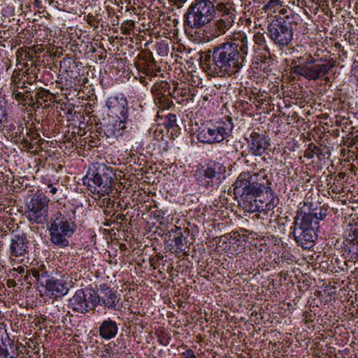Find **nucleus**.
I'll list each match as a JSON object with an SVG mask.
<instances>
[{"mask_svg":"<svg viewBox=\"0 0 358 358\" xmlns=\"http://www.w3.org/2000/svg\"><path fill=\"white\" fill-rule=\"evenodd\" d=\"M315 155L320 159L321 157L324 156L321 148L313 143H311L308 145V148L305 150L304 157L308 159H312Z\"/></svg>","mask_w":358,"mask_h":358,"instance_id":"nucleus-26","label":"nucleus"},{"mask_svg":"<svg viewBox=\"0 0 358 358\" xmlns=\"http://www.w3.org/2000/svg\"><path fill=\"white\" fill-rule=\"evenodd\" d=\"M153 62V58L148 59L145 57L139 55L138 57V62L136 63V69L147 76L152 77L153 76H156L154 71L150 68L151 65L150 64Z\"/></svg>","mask_w":358,"mask_h":358,"instance_id":"nucleus-23","label":"nucleus"},{"mask_svg":"<svg viewBox=\"0 0 358 358\" xmlns=\"http://www.w3.org/2000/svg\"><path fill=\"white\" fill-rule=\"evenodd\" d=\"M21 147L22 150L30 151L33 148V145L30 139H27L24 136L21 140Z\"/></svg>","mask_w":358,"mask_h":358,"instance_id":"nucleus-34","label":"nucleus"},{"mask_svg":"<svg viewBox=\"0 0 358 358\" xmlns=\"http://www.w3.org/2000/svg\"><path fill=\"white\" fill-rule=\"evenodd\" d=\"M315 218V215H306V213L302 211L297 212L294 225L291 227V234L294 241L305 249L310 248L317 238V234L313 226V220H316Z\"/></svg>","mask_w":358,"mask_h":358,"instance_id":"nucleus-4","label":"nucleus"},{"mask_svg":"<svg viewBox=\"0 0 358 358\" xmlns=\"http://www.w3.org/2000/svg\"><path fill=\"white\" fill-rule=\"evenodd\" d=\"M234 18L231 15H222L221 17L215 21L211 26L210 37L217 38L223 35L232 26Z\"/></svg>","mask_w":358,"mask_h":358,"instance_id":"nucleus-18","label":"nucleus"},{"mask_svg":"<svg viewBox=\"0 0 358 358\" xmlns=\"http://www.w3.org/2000/svg\"><path fill=\"white\" fill-rule=\"evenodd\" d=\"M47 227L52 243L64 248L69 245V238L74 234L76 225L70 218L58 212L50 220Z\"/></svg>","mask_w":358,"mask_h":358,"instance_id":"nucleus-5","label":"nucleus"},{"mask_svg":"<svg viewBox=\"0 0 358 358\" xmlns=\"http://www.w3.org/2000/svg\"><path fill=\"white\" fill-rule=\"evenodd\" d=\"M268 31L271 39L278 46H287L293 40L292 27L282 18L270 23Z\"/></svg>","mask_w":358,"mask_h":358,"instance_id":"nucleus-12","label":"nucleus"},{"mask_svg":"<svg viewBox=\"0 0 358 358\" xmlns=\"http://www.w3.org/2000/svg\"><path fill=\"white\" fill-rule=\"evenodd\" d=\"M16 74H17L20 77L22 78V81L25 82L29 86H32V85L36 81L37 76L36 73H29L28 70L20 72V71H14Z\"/></svg>","mask_w":358,"mask_h":358,"instance_id":"nucleus-28","label":"nucleus"},{"mask_svg":"<svg viewBox=\"0 0 358 358\" xmlns=\"http://www.w3.org/2000/svg\"><path fill=\"white\" fill-rule=\"evenodd\" d=\"M226 169L222 164L210 162L196 171L195 178L206 188H215L220 183Z\"/></svg>","mask_w":358,"mask_h":358,"instance_id":"nucleus-9","label":"nucleus"},{"mask_svg":"<svg viewBox=\"0 0 358 358\" xmlns=\"http://www.w3.org/2000/svg\"><path fill=\"white\" fill-rule=\"evenodd\" d=\"M97 304H99L97 294L92 289L87 291L78 289L70 300V306L73 310L81 314H85L94 310Z\"/></svg>","mask_w":358,"mask_h":358,"instance_id":"nucleus-11","label":"nucleus"},{"mask_svg":"<svg viewBox=\"0 0 358 358\" xmlns=\"http://www.w3.org/2000/svg\"><path fill=\"white\" fill-rule=\"evenodd\" d=\"M306 215H315V220H313V223L315 224H318V221L320 220H323L324 218V217L326 216V214L325 213H322L321 212V210L319 212V213H306Z\"/></svg>","mask_w":358,"mask_h":358,"instance_id":"nucleus-35","label":"nucleus"},{"mask_svg":"<svg viewBox=\"0 0 358 358\" xmlns=\"http://www.w3.org/2000/svg\"><path fill=\"white\" fill-rule=\"evenodd\" d=\"M170 94V92H168L167 96L159 99L155 101V104L157 107L162 110L169 109L172 106H173V101L168 97Z\"/></svg>","mask_w":358,"mask_h":358,"instance_id":"nucleus-30","label":"nucleus"},{"mask_svg":"<svg viewBox=\"0 0 358 358\" xmlns=\"http://www.w3.org/2000/svg\"><path fill=\"white\" fill-rule=\"evenodd\" d=\"M325 80H329V78H328V77H327V78H325Z\"/></svg>","mask_w":358,"mask_h":358,"instance_id":"nucleus-50","label":"nucleus"},{"mask_svg":"<svg viewBox=\"0 0 358 358\" xmlns=\"http://www.w3.org/2000/svg\"><path fill=\"white\" fill-rule=\"evenodd\" d=\"M176 233V236H175V238H174L175 245L177 247L178 249H181L182 247L183 246L182 233L181 232L180 229L178 228H177Z\"/></svg>","mask_w":358,"mask_h":358,"instance_id":"nucleus-33","label":"nucleus"},{"mask_svg":"<svg viewBox=\"0 0 358 358\" xmlns=\"http://www.w3.org/2000/svg\"><path fill=\"white\" fill-rule=\"evenodd\" d=\"M118 327L115 322L108 319L104 320L99 328V336L104 340H110L117 334Z\"/></svg>","mask_w":358,"mask_h":358,"instance_id":"nucleus-20","label":"nucleus"},{"mask_svg":"<svg viewBox=\"0 0 358 358\" xmlns=\"http://www.w3.org/2000/svg\"><path fill=\"white\" fill-rule=\"evenodd\" d=\"M26 134L27 136L29 137L31 142L38 140L40 137L39 134L36 131L28 130L27 129H26Z\"/></svg>","mask_w":358,"mask_h":358,"instance_id":"nucleus-36","label":"nucleus"},{"mask_svg":"<svg viewBox=\"0 0 358 358\" xmlns=\"http://www.w3.org/2000/svg\"><path fill=\"white\" fill-rule=\"evenodd\" d=\"M264 171L258 173L242 172L234 184L235 193L258 196L268 185Z\"/></svg>","mask_w":358,"mask_h":358,"instance_id":"nucleus-6","label":"nucleus"},{"mask_svg":"<svg viewBox=\"0 0 358 358\" xmlns=\"http://www.w3.org/2000/svg\"><path fill=\"white\" fill-rule=\"evenodd\" d=\"M248 38L244 33L233 35L230 40L215 46L212 53L215 69L220 76L234 75L243 66L248 54Z\"/></svg>","mask_w":358,"mask_h":358,"instance_id":"nucleus-1","label":"nucleus"},{"mask_svg":"<svg viewBox=\"0 0 358 358\" xmlns=\"http://www.w3.org/2000/svg\"><path fill=\"white\" fill-rule=\"evenodd\" d=\"M45 287L56 296L65 295L68 292L67 287L61 280H55L52 277L45 280Z\"/></svg>","mask_w":358,"mask_h":358,"instance_id":"nucleus-22","label":"nucleus"},{"mask_svg":"<svg viewBox=\"0 0 358 358\" xmlns=\"http://www.w3.org/2000/svg\"><path fill=\"white\" fill-rule=\"evenodd\" d=\"M106 106L112 115L121 120L120 123L127 121V108L125 99H118L116 96L109 97L107 100Z\"/></svg>","mask_w":358,"mask_h":358,"instance_id":"nucleus-15","label":"nucleus"},{"mask_svg":"<svg viewBox=\"0 0 358 358\" xmlns=\"http://www.w3.org/2000/svg\"><path fill=\"white\" fill-rule=\"evenodd\" d=\"M41 273V271H39L38 269H32L31 270L32 275L34 278H36L38 280H40Z\"/></svg>","mask_w":358,"mask_h":358,"instance_id":"nucleus-44","label":"nucleus"},{"mask_svg":"<svg viewBox=\"0 0 358 358\" xmlns=\"http://www.w3.org/2000/svg\"><path fill=\"white\" fill-rule=\"evenodd\" d=\"M12 89L17 88V89H29L31 88V86L27 85L25 82L22 81V78L20 77L15 72L12 76Z\"/></svg>","mask_w":358,"mask_h":358,"instance_id":"nucleus-29","label":"nucleus"},{"mask_svg":"<svg viewBox=\"0 0 358 358\" xmlns=\"http://www.w3.org/2000/svg\"><path fill=\"white\" fill-rule=\"evenodd\" d=\"M12 96L13 98L18 101L20 104L24 106L29 107L30 103L33 101V94L34 90L32 88L29 89H12Z\"/></svg>","mask_w":358,"mask_h":358,"instance_id":"nucleus-21","label":"nucleus"},{"mask_svg":"<svg viewBox=\"0 0 358 358\" xmlns=\"http://www.w3.org/2000/svg\"><path fill=\"white\" fill-rule=\"evenodd\" d=\"M29 248V241L24 234L13 235L8 248L9 259L11 262L22 263L27 259Z\"/></svg>","mask_w":358,"mask_h":358,"instance_id":"nucleus-13","label":"nucleus"},{"mask_svg":"<svg viewBox=\"0 0 358 358\" xmlns=\"http://www.w3.org/2000/svg\"><path fill=\"white\" fill-rule=\"evenodd\" d=\"M48 203L49 199L43 193H35L27 203V215L29 220L37 224L47 222Z\"/></svg>","mask_w":358,"mask_h":358,"instance_id":"nucleus-10","label":"nucleus"},{"mask_svg":"<svg viewBox=\"0 0 358 358\" xmlns=\"http://www.w3.org/2000/svg\"><path fill=\"white\" fill-rule=\"evenodd\" d=\"M169 85L166 81H160L155 83L151 89V92L154 96V101L167 96L165 93L169 90Z\"/></svg>","mask_w":358,"mask_h":358,"instance_id":"nucleus-25","label":"nucleus"},{"mask_svg":"<svg viewBox=\"0 0 358 358\" xmlns=\"http://www.w3.org/2000/svg\"><path fill=\"white\" fill-rule=\"evenodd\" d=\"M8 122L7 107L5 101L0 100V125Z\"/></svg>","mask_w":358,"mask_h":358,"instance_id":"nucleus-31","label":"nucleus"},{"mask_svg":"<svg viewBox=\"0 0 358 358\" xmlns=\"http://www.w3.org/2000/svg\"><path fill=\"white\" fill-rule=\"evenodd\" d=\"M168 120H169V127H173L176 122V116L173 114H169L166 116Z\"/></svg>","mask_w":358,"mask_h":358,"instance_id":"nucleus-38","label":"nucleus"},{"mask_svg":"<svg viewBox=\"0 0 358 358\" xmlns=\"http://www.w3.org/2000/svg\"><path fill=\"white\" fill-rule=\"evenodd\" d=\"M246 140L250 151L255 156H261L265 152L269 145L264 135L255 131H252Z\"/></svg>","mask_w":358,"mask_h":358,"instance_id":"nucleus-16","label":"nucleus"},{"mask_svg":"<svg viewBox=\"0 0 358 358\" xmlns=\"http://www.w3.org/2000/svg\"><path fill=\"white\" fill-rule=\"evenodd\" d=\"M254 41L257 44L262 45L263 41V36L262 34H255L254 36Z\"/></svg>","mask_w":358,"mask_h":358,"instance_id":"nucleus-43","label":"nucleus"},{"mask_svg":"<svg viewBox=\"0 0 358 358\" xmlns=\"http://www.w3.org/2000/svg\"><path fill=\"white\" fill-rule=\"evenodd\" d=\"M59 65L61 68L64 69L65 71H68L71 68V65L76 66L75 61L72 60V58L70 57L63 58L60 61Z\"/></svg>","mask_w":358,"mask_h":358,"instance_id":"nucleus-32","label":"nucleus"},{"mask_svg":"<svg viewBox=\"0 0 358 358\" xmlns=\"http://www.w3.org/2000/svg\"><path fill=\"white\" fill-rule=\"evenodd\" d=\"M279 199L278 197L272 196L264 201L257 197L254 200V203L251 205L250 208L252 211H257L259 213V216L262 219L268 217H272L274 212L273 209L278 205Z\"/></svg>","mask_w":358,"mask_h":358,"instance_id":"nucleus-14","label":"nucleus"},{"mask_svg":"<svg viewBox=\"0 0 358 358\" xmlns=\"http://www.w3.org/2000/svg\"><path fill=\"white\" fill-rule=\"evenodd\" d=\"M215 15V3L210 0H195L187 9L185 24L191 29H199L210 23Z\"/></svg>","mask_w":358,"mask_h":358,"instance_id":"nucleus-3","label":"nucleus"},{"mask_svg":"<svg viewBox=\"0 0 358 358\" xmlns=\"http://www.w3.org/2000/svg\"><path fill=\"white\" fill-rule=\"evenodd\" d=\"M48 187L50 188V192L53 194H55L57 191V189L52 185H50Z\"/></svg>","mask_w":358,"mask_h":358,"instance_id":"nucleus-47","label":"nucleus"},{"mask_svg":"<svg viewBox=\"0 0 358 358\" xmlns=\"http://www.w3.org/2000/svg\"><path fill=\"white\" fill-rule=\"evenodd\" d=\"M233 124L231 119L227 122H217L216 124H202L197 130L196 137L199 142L213 144L223 141L231 133Z\"/></svg>","mask_w":358,"mask_h":358,"instance_id":"nucleus-8","label":"nucleus"},{"mask_svg":"<svg viewBox=\"0 0 358 358\" xmlns=\"http://www.w3.org/2000/svg\"><path fill=\"white\" fill-rule=\"evenodd\" d=\"M280 13H281L282 14H284V13H285V10L284 8H280Z\"/></svg>","mask_w":358,"mask_h":358,"instance_id":"nucleus-49","label":"nucleus"},{"mask_svg":"<svg viewBox=\"0 0 358 358\" xmlns=\"http://www.w3.org/2000/svg\"><path fill=\"white\" fill-rule=\"evenodd\" d=\"M216 3L215 10L222 13V15H231L233 18L235 17V8L231 0H214Z\"/></svg>","mask_w":358,"mask_h":358,"instance_id":"nucleus-24","label":"nucleus"},{"mask_svg":"<svg viewBox=\"0 0 358 358\" xmlns=\"http://www.w3.org/2000/svg\"><path fill=\"white\" fill-rule=\"evenodd\" d=\"M34 93L33 101H31L29 106L31 108H47L51 103L54 102V95L45 89H35Z\"/></svg>","mask_w":358,"mask_h":358,"instance_id":"nucleus-17","label":"nucleus"},{"mask_svg":"<svg viewBox=\"0 0 358 358\" xmlns=\"http://www.w3.org/2000/svg\"><path fill=\"white\" fill-rule=\"evenodd\" d=\"M187 0H169V2L173 3L175 5L179 6L180 5L184 3Z\"/></svg>","mask_w":358,"mask_h":358,"instance_id":"nucleus-45","label":"nucleus"},{"mask_svg":"<svg viewBox=\"0 0 358 358\" xmlns=\"http://www.w3.org/2000/svg\"><path fill=\"white\" fill-rule=\"evenodd\" d=\"M282 6V1L280 0H269L268 2L265 4L262 10L267 13V15H272L275 13Z\"/></svg>","mask_w":358,"mask_h":358,"instance_id":"nucleus-27","label":"nucleus"},{"mask_svg":"<svg viewBox=\"0 0 358 358\" xmlns=\"http://www.w3.org/2000/svg\"><path fill=\"white\" fill-rule=\"evenodd\" d=\"M140 83H142L143 85H147L148 84V79L145 76H141L139 78Z\"/></svg>","mask_w":358,"mask_h":358,"instance_id":"nucleus-46","label":"nucleus"},{"mask_svg":"<svg viewBox=\"0 0 358 358\" xmlns=\"http://www.w3.org/2000/svg\"><path fill=\"white\" fill-rule=\"evenodd\" d=\"M0 358H14V356L10 355L6 348L0 346Z\"/></svg>","mask_w":358,"mask_h":358,"instance_id":"nucleus-37","label":"nucleus"},{"mask_svg":"<svg viewBox=\"0 0 358 358\" xmlns=\"http://www.w3.org/2000/svg\"><path fill=\"white\" fill-rule=\"evenodd\" d=\"M113 173L110 168L99 164L90 169L83 178V184L93 194L101 196L108 194L111 191Z\"/></svg>","mask_w":358,"mask_h":358,"instance_id":"nucleus-2","label":"nucleus"},{"mask_svg":"<svg viewBox=\"0 0 358 358\" xmlns=\"http://www.w3.org/2000/svg\"><path fill=\"white\" fill-rule=\"evenodd\" d=\"M86 21L91 26L96 27L95 26V17L92 14L89 13L87 15Z\"/></svg>","mask_w":358,"mask_h":358,"instance_id":"nucleus-41","label":"nucleus"},{"mask_svg":"<svg viewBox=\"0 0 358 358\" xmlns=\"http://www.w3.org/2000/svg\"><path fill=\"white\" fill-rule=\"evenodd\" d=\"M47 279H51V278L49 276L47 271H41V275H40V280H41V284L45 285V282Z\"/></svg>","mask_w":358,"mask_h":358,"instance_id":"nucleus-40","label":"nucleus"},{"mask_svg":"<svg viewBox=\"0 0 358 358\" xmlns=\"http://www.w3.org/2000/svg\"><path fill=\"white\" fill-rule=\"evenodd\" d=\"M17 272L22 274L24 272V268L22 266H18L17 268L15 269Z\"/></svg>","mask_w":358,"mask_h":358,"instance_id":"nucleus-48","label":"nucleus"},{"mask_svg":"<svg viewBox=\"0 0 358 358\" xmlns=\"http://www.w3.org/2000/svg\"><path fill=\"white\" fill-rule=\"evenodd\" d=\"M352 234L350 236L352 237V239L357 241V246L358 247V227L355 228L352 231ZM356 254L358 256V252Z\"/></svg>","mask_w":358,"mask_h":358,"instance_id":"nucleus-42","label":"nucleus"},{"mask_svg":"<svg viewBox=\"0 0 358 358\" xmlns=\"http://www.w3.org/2000/svg\"><path fill=\"white\" fill-rule=\"evenodd\" d=\"M182 355L184 358H196L194 352L191 349L187 350L182 353Z\"/></svg>","mask_w":358,"mask_h":358,"instance_id":"nucleus-39","label":"nucleus"},{"mask_svg":"<svg viewBox=\"0 0 358 358\" xmlns=\"http://www.w3.org/2000/svg\"><path fill=\"white\" fill-rule=\"evenodd\" d=\"M97 296L99 304L103 305L108 309L117 310L116 306L120 299L117 298L115 291L107 287L101 290Z\"/></svg>","mask_w":358,"mask_h":358,"instance_id":"nucleus-19","label":"nucleus"},{"mask_svg":"<svg viewBox=\"0 0 358 358\" xmlns=\"http://www.w3.org/2000/svg\"><path fill=\"white\" fill-rule=\"evenodd\" d=\"M299 64L293 68L294 73L303 76L308 80H315L329 73L334 64H319L311 55L297 58Z\"/></svg>","mask_w":358,"mask_h":358,"instance_id":"nucleus-7","label":"nucleus"}]
</instances>
